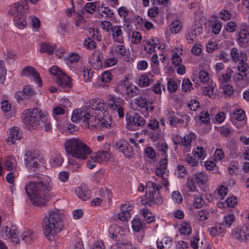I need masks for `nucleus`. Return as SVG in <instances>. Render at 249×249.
Returning a JSON list of instances; mask_svg holds the SVG:
<instances>
[{"mask_svg": "<svg viewBox=\"0 0 249 249\" xmlns=\"http://www.w3.org/2000/svg\"><path fill=\"white\" fill-rule=\"evenodd\" d=\"M34 180L28 181L24 187L28 197L36 206L43 207L51 199L49 192L52 189L51 178L47 176L37 173L28 176Z\"/></svg>", "mask_w": 249, "mask_h": 249, "instance_id": "obj_1", "label": "nucleus"}, {"mask_svg": "<svg viewBox=\"0 0 249 249\" xmlns=\"http://www.w3.org/2000/svg\"><path fill=\"white\" fill-rule=\"evenodd\" d=\"M63 215L57 209L52 210L45 214L42 222L44 233L50 241H53L58 237L63 227Z\"/></svg>", "mask_w": 249, "mask_h": 249, "instance_id": "obj_2", "label": "nucleus"}, {"mask_svg": "<svg viewBox=\"0 0 249 249\" xmlns=\"http://www.w3.org/2000/svg\"><path fill=\"white\" fill-rule=\"evenodd\" d=\"M64 146L68 154L77 159L85 160L91 152L89 147L79 139L67 140Z\"/></svg>", "mask_w": 249, "mask_h": 249, "instance_id": "obj_3", "label": "nucleus"}, {"mask_svg": "<svg viewBox=\"0 0 249 249\" xmlns=\"http://www.w3.org/2000/svg\"><path fill=\"white\" fill-rule=\"evenodd\" d=\"M22 118L24 124L29 128L35 129L45 121L46 117L40 109L32 108L25 110L22 114Z\"/></svg>", "mask_w": 249, "mask_h": 249, "instance_id": "obj_4", "label": "nucleus"}, {"mask_svg": "<svg viewBox=\"0 0 249 249\" xmlns=\"http://www.w3.org/2000/svg\"><path fill=\"white\" fill-rule=\"evenodd\" d=\"M145 196L146 200L142 199V203L153 207L155 204L160 205L163 201L162 198L159 194V191L161 188L160 185H157L152 181L146 183Z\"/></svg>", "mask_w": 249, "mask_h": 249, "instance_id": "obj_5", "label": "nucleus"}, {"mask_svg": "<svg viewBox=\"0 0 249 249\" xmlns=\"http://www.w3.org/2000/svg\"><path fill=\"white\" fill-rule=\"evenodd\" d=\"M208 179V176L205 172H197L187 178L185 185L188 191L194 192L197 190L196 185L198 186L204 185Z\"/></svg>", "mask_w": 249, "mask_h": 249, "instance_id": "obj_6", "label": "nucleus"}, {"mask_svg": "<svg viewBox=\"0 0 249 249\" xmlns=\"http://www.w3.org/2000/svg\"><path fill=\"white\" fill-rule=\"evenodd\" d=\"M39 152L37 150H27L24 155L25 166L31 171H36L39 167Z\"/></svg>", "mask_w": 249, "mask_h": 249, "instance_id": "obj_7", "label": "nucleus"}, {"mask_svg": "<svg viewBox=\"0 0 249 249\" xmlns=\"http://www.w3.org/2000/svg\"><path fill=\"white\" fill-rule=\"evenodd\" d=\"M106 105L104 101L100 98H95L87 102L85 105V107L91 111V113L99 115L100 112H107Z\"/></svg>", "mask_w": 249, "mask_h": 249, "instance_id": "obj_8", "label": "nucleus"}, {"mask_svg": "<svg viewBox=\"0 0 249 249\" xmlns=\"http://www.w3.org/2000/svg\"><path fill=\"white\" fill-rule=\"evenodd\" d=\"M18 231L15 226H12L10 228L5 227L1 231V236L4 239H9L14 244H18L19 239L18 238Z\"/></svg>", "mask_w": 249, "mask_h": 249, "instance_id": "obj_9", "label": "nucleus"}, {"mask_svg": "<svg viewBox=\"0 0 249 249\" xmlns=\"http://www.w3.org/2000/svg\"><path fill=\"white\" fill-rule=\"evenodd\" d=\"M90 113L91 111L86 107L85 109H76L72 113L71 120L73 122L86 123L88 117L90 116Z\"/></svg>", "mask_w": 249, "mask_h": 249, "instance_id": "obj_10", "label": "nucleus"}, {"mask_svg": "<svg viewBox=\"0 0 249 249\" xmlns=\"http://www.w3.org/2000/svg\"><path fill=\"white\" fill-rule=\"evenodd\" d=\"M124 81L123 83H120L118 86L119 90L122 94H125L129 97L136 96L139 93V90L137 87L133 85H127Z\"/></svg>", "mask_w": 249, "mask_h": 249, "instance_id": "obj_11", "label": "nucleus"}, {"mask_svg": "<svg viewBox=\"0 0 249 249\" xmlns=\"http://www.w3.org/2000/svg\"><path fill=\"white\" fill-rule=\"evenodd\" d=\"M125 234L126 231L118 225L114 224L109 228V236L115 241H121L123 236L125 235Z\"/></svg>", "mask_w": 249, "mask_h": 249, "instance_id": "obj_12", "label": "nucleus"}, {"mask_svg": "<svg viewBox=\"0 0 249 249\" xmlns=\"http://www.w3.org/2000/svg\"><path fill=\"white\" fill-rule=\"evenodd\" d=\"M115 147L119 152L123 153L126 158H132L135 155L132 146L127 142H117L115 144Z\"/></svg>", "mask_w": 249, "mask_h": 249, "instance_id": "obj_13", "label": "nucleus"}, {"mask_svg": "<svg viewBox=\"0 0 249 249\" xmlns=\"http://www.w3.org/2000/svg\"><path fill=\"white\" fill-rule=\"evenodd\" d=\"M126 119L129 122V125L136 127H142L145 124V120L143 117L137 113L129 115L126 114Z\"/></svg>", "mask_w": 249, "mask_h": 249, "instance_id": "obj_14", "label": "nucleus"}, {"mask_svg": "<svg viewBox=\"0 0 249 249\" xmlns=\"http://www.w3.org/2000/svg\"><path fill=\"white\" fill-rule=\"evenodd\" d=\"M28 8L26 3L24 1L15 3L10 9V13L14 17L22 16L23 14Z\"/></svg>", "mask_w": 249, "mask_h": 249, "instance_id": "obj_15", "label": "nucleus"}, {"mask_svg": "<svg viewBox=\"0 0 249 249\" xmlns=\"http://www.w3.org/2000/svg\"><path fill=\"white\" fill-rule=\"evenodd\" d=\"M103 54L99 51H95L92 53L89 58V63L95 70H100L102 67V61L101 58Z\"/></svg>", "mask_w": 249, "mask_h": 249, "instance_id": "obj_16", "label": "nucleus"}, {"mask_svg": "<svg viewBox=\"0 0 249 249\" xmlns=\"http://www.w3.org/2000/svg\"><path fill=\"white\" fill-rule=\"evenodd\" d=\"M8 135L9 136L6 141L11 145L16 144L17 142L19 141L22 137V132L16 127L10 129Z\"/></svg>", "mask_w": 249, "mask_h": 249, "instance_id": "obj_17", "label": "nucleus"}, {"mask_svg": "<svg viewBox=\"0 0 249 249\" xmlns=\"http://www.w3.org/2000/svg\"><path fill=\"white\" fill-rule=\"evenodd\" d=\"M231 235L233 238L242 241L249 240V231H245L241 227L234 229L231 232Z\"/></svg>", "mask_w": 249, "mask_h": 249, "instance_id": "obj_18", "label": "nucleus"}, {"mask_svg": "<svg viewBox=\"0 0 249 249\" xmlns=\"http://www.w3.org/2000/svg\"><path fill=\"white\" fill-rule=\"evenodd\" d=\"M75 194L82 200H86L91 197V193L85 185H81L75 189Z\"/></svg>", "mask_w": 249, "mask_h": 249, "instance_id": "obj_19", "label": "nucleus"}, {"mask_svg": "<svg viewBox=\"0 0 249 249\" xmlns=\"http://www.w3.org/2000/svg\"><path fill=\"white\" fill-rule=\"evenodd\" d=\"M145 46L144 50L148 53H152L155 52V49L157 47L159 50L160 49L159 45V41L158 38H151L145 41Z\"/></svg>", "mask_w": 249, "mask_h": 249, "instance_id": "obj_20", "label": "nucleus"}, {"mask_svg": "<svg viewBox=\"0 0 249 249\" xmlns=\"http://www.w3.org/2000/svg\"><path fill=\"white\" fill-rule=\"evenodd\" d=\"M230 55L232 60L234 62L246 61L247 56L243 52H239L236 48H232L230 51Z\"/></svg>", "mask_w": 249, "mask_h": 249, "instance_id": "obj_21", "label": "nucleus"}, {"mask_svg": "<svg viewBox=\"0 0 249 249\" xmlns=\"http://www.w3.org/2000/svg\"><path fill=\"white\" fill-rule=\"evenodd\" d=\"M134 104L138 107L142 108H145L146 111H152L154 107L152 106L149 107V104H151L145 98L139 96L134 99Z\"/></svg>", "mask_w": 249, "mask_h": 249, "instance_id": "obj_22", "label": "nucleus"}, {"mask_svg": "<svg viewBox=\"0 0 249 249\" xmlns=\"http://www.w3.org/2000/svg\"><path fill=\"white\" fill-rule=\"evenodd\" d=\"M204 242L206 243V240L204 238L200 239L199 235L196 234L191 238L190 245L193 249H205L206 247L203 245Z\"/></svg>", "mask_w": 249, "mask_h": 249, "instance_id": "obj_23", "label": "nucleus"}, {"mask_svg": "<svg viewBox=\"0 0 249 249\" xmlns=\"http://www.w3.org/2000/svg\"><path fill=\"white\" fill-rule=\"evenodd\" d=\"M56 82L60 87L65 89L66 91L70 89L72 85L71 78L64 73L57 79Z\"/></svg>", "mask_w": 249, "mask_h": 249, "instance_id": "obj_24", "label": "nucleus"}, {"mask_svg": "<svg viewBox=\"0 0 249 249\" xmlns=\"http://www.w3.org/2000/svg\"><path fill=\"white\" fill-rule=\"evenodd\" d=\"M111 31L112 33V38L114 42L121 44L124 42L121 26L117 25L113 26L111 28Z\"/></svg>", "mask_w": 249, "mask_h": 249, "instance_id": "obj_25", "label": "nucleus"}, {"mask_svg": "<svg viewBox=\"0 0 249 249\" xmlns=\"http://www.w3.org/2000/svg\"><path fill=\"white\" fill-rule=\"evenodd\" d=\"M123 99L117 97L109 96L107 98V106L111 110H116L117 108L124 104Z\"/></svg>", "mask_w": 249, "mask_h": 249, "instance_id": "obj_26", "label": "nucleus"}, {"mask_svg": "<svg viewBox=\"0 0 249 249\" xmlns=\"http://www.w3.org/2000/svg\"><path fill=\"white\" fill-rule=\"evenodd\" d=\"M91 159L95 160L98 162L107 161L109 159V154L107 151L101 150L92 154Z\"/></svg>", "mask_w": 249, "mask_h": 249, "instance_id": "obj_27", "label": "nucleus"}, {"mask_svg": "<svg viewBox=\"0 0 249 249\" xmlns=\"http://www.w3.org/2000/svg\"><path fill=\"white\" fill-rule=\"evenodd\" d=\"M99 18H106L113 19L115 18L113 10L108 7L102 6L99 8Z\"/></svg>", "mask_w": 249, "mask_h": 249, "instance_id": "obj_28", "label": "nucleus"}, {"mask_svg": "<svg viewBox=\"0 0 249 249\" xmlns=\"http://www.w3.org/2000/svg\"><path fill=\"white\" fill-rule=\"evenodd\" d=\"M232 78L234 82L246 85L249 82V73L238 72L233 74Z\"/></svg>", "mask_w": 249, "mask_h": 249, "instance_id": "obj_29", "label": "nucleus"}, {"mask_svg": "<svg viewBox=\"0 0 249 249\" xmlns=\"http://www.w3.org/2000/svg\"><path fill=\"white\" fill-rule=\"evenodd\" d=\"M22 92L27 102L33 101L35 99L36 92L29 85H25L23 87Z\"/></svg>", "mask_w": 249, "mask_h": 249, "instance_id": "obj_30", "label": "nucleus"}, {"mask_svg": "<svg viewBox=\"0 0 249 249\" xmlns=\"http://www.w3.org/2000/svg\"><path fill=\"white\" fill-rule=\"evenodd\" d=\"M99 115H94L93 113H90V116L88 117L87 121L86 122V125L88 127H98V124L100 122V119L98 117Z\"/></svg>", "mask_w": 249, "mask_h": 249, "instance_id": "obj_31", "label": "nucleus"}, {"mask_svg": "<svg viewBox=\"0 0 249 249\" xmlns=\"http://www.w3.org/2000/svg\"><path fill=\"white\" fill-rule=\"evenodd\" d=\"M196 138V137L195 133L190 132L183 138H181V142L183 146L186 148H190L191 146L192 141L195 140Z\"/></svg>", "mask_w": 249, "mask_h": 249, "instance_id": "obj_32", "label": "nucleus"}, {"mask_svg": "<svg viewBox=\"0 0 249 249\" xmlns=\"http://www.w3.org/2000/svg\"><path fill=\"white\" fill-rule=\"evenodd\" d=\"M36 238V234L30 230L24 231L21 235V240L27 244H31Z\"/></svg>", "mask_w": 249, "mask_h": 249, "instance_id": "obj_33", "label": "nucleus"}, {"mask_svg": "<svg viewBox=\"0 0 249 249\" xmlns=\"http://www.w3.org/2000/svg\"><path fill=\"white\" fill-rule=\"evenodd\" d=\"M132 228L136 232H139L141 230L143 229L144 227V223L138 218L135 217L131 222Z\"/></svg>", "mask_w": 249, "mask_h": 249, "instance_id": "obj_34", "label": "nucleus"}, {"mask_svg": "<svg viewBox=\"0 0 249 249\" xmlns=\"http://www.w3.org/2000/svg\"><path fill=\"white\" fill-rule=\"evenodd\" d=\"M56 46L52 45L49 43H42L40 44V52L41 53H47L48 54L51 55L53 53Z\"/></svg>", "mask_w": 249, "mask_h": 249, "instance_id": "obj_35", "label": "nucleus"}, {"mask_svg": "<svg viewBox=\"0 0 249 249\" xmlns=\"http://www.w3.org/2000/svg\"><path fill=\"white\" fill-rule=\"evenodd\" d=\"M249 40V34L246 30H243L239 33V43L241 45H244Z\"/></svg>", "mask_w": 249, "mask_h": 249, "instance_id": "obj_36", "label": "nucleus"}, {"mask_svg": "<svg viewBox=\"0 0 249 249\" xmlns=\"http://www.w3.org/2000/svg\"><path fill=\"white\" fill-rule=\"evenodd\" d=\"M139 82L141 87H146L152 83V81L148 76L143 74L139 77Z\"/></svg>", "mask_w": 249, "mask_h": 249, "instance_id": "obj_37", "label": "nucleus"}, {"mask_svg": "<svg viewBox=\"0 0 249 249\" xmlns=\"http://www.w3.org/2000/svg\"><path fill=\"white\" fill-rule=\"evenodd\" d=\"M5 169L12 171L16 169V161L13 157L8 158L4 163Z\"/></svg>", "mask_w": 249, "mask_h": 249, "instance_id": "obj_38", "label": "nucleus"}, {"mask_svg": "<svg viewBox=\"0 0 249 249\" xmlns=\"http://www.w3.org/2000/svg\"><path fill=\"white\" fill-rule=\"evenodd\" d=\"M192 231V228L190 224L186 222H183L179 229V232L181 234L189 235Z\"/></svg>", "mask_w": 249, "mask_h": 249, "instance_id": "obj_39", "label": "nucleus"}, {"mask_svg": "<svg viewBox=\"0 0 249 249\" xmlns=\"http://www.w3.org/2000/svg\"><path fill=\"white\" fill-rule=\"evenodd\" d=\"M202 24L198 21H196L192 27V34L195 36L199 35L202 32Z\"/></svg>", "mask_w": 249, "mask_h": 249, "instance_id": "obj_40", "label": "nucleus"}, {"mask_svg": "<svg viewBox=\"0 0 249 249\" xmlns=\"http://www.w3.org/2000/svg\"><path fill=\"white\" fill-rule=\"evenodd\" d=\"M246 61H243L239 62L237 66L238 72L244 73H249V64Z\"/></svg>", "mask_w": 249, "mask_h": 249, "instance_id": "obj_41", "label": "nucleus"}, {"mask_svg": "<svg viewBox=\"0 0 249 249\" xmlns=\"http://www.w3.org/2000/svg\"><path fill=\"white\" fill-rule=\"evenodd\" d=\"M15 25L19 29H22L27 25V22L23 16L14 17Z\"/></svg>", "mask_w": 249, "mask_h": 249, "instance_id": "obj_42", "label": "nucleus"}, {"mask_svg": "<svg viewBox=\"0 0 249 249\" xmlns=\"http://www.w3.org/2000/svg\"><path fill=\"white\" fill-rule=\"evenodd\" d=\"M142 215L145 220L148 224H150L154 222L155 220V218L152 215V213L148 209H145L142 210Z\"/></svg>", "mask_w": 249, "mask_h": 249, "instance_id": "obj_43", "label": "nucleus"}, {"mask_svg": "<svg viewBox=\"0 0 249 249\" xmlns=\"http://www.w3.org/2000/svg\"><path fill=\"white\" fill-rule=\"evenodd\" d=\"M170 27L171 32L175 34H177L178 33L181 29L182 24L179 20H176L172 22Z\"/></svg>", "mask_w": 249, "mask_h": 249, "instance_id": "obj_44", "label": "nucleus"}, {"mask_svg": "<svg viewBox=\"0 0 249 249\" xmlns=\"http://www.w3.org/2000/svg\"><path fill=\"white\" fill-rule=\"evenodd\" d=\"M162 89L165 90V86L162 84L160 81H158L152 87L153 91L156 94H161Z\"/></svg>", "mask_w": 249, "mask_h": 249, "instance_id": "obj_45", "label": "nucleus"}, {"mask_svg": "<svg viewBox=\"0 0 249 249\" xmlns=\"http://www.w3.org/2000/svg\"><path fill=\"white\" fill-rule=\"evenodd\" d=\"M232 72V70L228 69L225 74H223L219 77V80L222 83H228L231 80V74Z\"/></svg>", "mask_w": 249, "mask_h": 249, "instance_id": "obj_46", "label": "nucleus"}, {"mask_svg": "<svg viewBox=\"0 0 249 249\" xmlns=\"http://www.w3.org/2000/svg\"><path fill=\"white\" fill-rule=\"evenodd\" d=\"M7 70L3 61L0 60V83H3L5 79Z\"/></svg>", "mask_w": 249, "mask_h": 249, "instance_id": "obj_47", "label": "nucleus"}, {"mask_svg": "<svg viewBox=\"0 0 249 249\" xmlns=\"http://www.w3.org/2000/svg\"><path fill=\"white\" fill-rule=\"evenodd\" d=\"M96 6L94 2H88L83 8L85 12L92 14L96 10Z\"/></svg>", "mask_w": 249, "mask_h": 249, "instance_id": "obj_48", "label": "nucleus"}, {"mask_svg": "<svg viewBox=\"0 0 249 249\" xmlns=\"http://www.w3.org/2000/svg\"><path fill=\"white\" fill-rule=\"evenodd\" d=\"M142 39V36L140 33L134 31L132 33L131 43L135 44H139Z\"/></svg>", "mask_w": 249, "mask_h": 249, "instance_id": "obj_49", "label": "nucleus"}, {"mask_svg": "<svg viewBox=\"0 0 249 249\" xmlns=\"http://www.w3.org/2000/svg\"><path fill=\"white\" fill-rule=\"evenodd\" d=\"M175 173L178 178H183L187 174V172L184 166L179 165L176 168Z\"/></svg>", "mask_w": 249, "mask_h": 249, "instance_id": "obj_50", "label": "nucleus"}, {"mask_svg": "<svg viewBox=\"0 0 249 249\" xmlns=\"http://www.w3.org/2000/svg\"><path fill=\"white\" fill-rule=\"evenodd\" d=\"M234 221V215L233 214H230L224 217V221L222 222V225L226 227H230L232 223Z\"/></svg>", "mask_w": 249, "mask_h": 249, "instance_id": "obj_51", "label": "nucleus"}, {"mask_svg": "<svg viewBox=\"0 0 249 249\" xmlns=\"http://www.w3.org/2000/svg\"><path fill=\"white\" fill-rule=\"evenodd\" d=\"M115 53L120 56H125L126 55L127 51L125 46L123 45H117L115 48Z\"/></svg>", "mask_w": 249, "mask_h": 249, "instance_id": "obj_52", "label": "nucleus"}, {"mask_svg": "<svg viewBox=\"0 0 249 249\" xmlns=\"http://www.w3.org/2000/svg\"><path fill=\"white\" fill-rule=\"evenodd\" d=\"M192 89V84L189 79H184L182 83V90L184 92L190 91Z\"/></svg>", "mask_w": 249, "mask_h": 249, "instance_id": "obj_53", "label": "nucleus"}, {"mask_svg": "<svg viewBox=\"0 0 249 249\" xmlns=\"http://www.w3.org/2000/svg\"><path fill=\"white\" fill-rule=\"evenodd\" d=\"M90 69L88 67H84L83 70V76L85 82L90 81L92 76L93 71L90 72Z\"/></svg>", "mask_w": 249, "mask_h": 249, "instance_id": "obj_54", "label": "nucleus"}, {"mask_svg": "<svg viewBox=\"0 0 249 249\" xmlns=\"http://www.w3.org/2000/svg\"><path fill=\"white\" fill-rule=\"evenodd\" d=\"M167 120L170 125L172 127H177V122L175 121L176 116H175L174 112L173 111H169L167 114Z\"/></svg>", "mask_w": 249, "mask_h": 249, "instance_id": "obj_55", "label": "nucleus"}, {"mask_svg": "<svg viewBox=\"0 0 249 249\" xmlns=\"http://www.w3.org/2000/svg\"><path fill=\"white\" fill-rule=\"evenodd\" d=\"M178 89V85L177 83L170 79L167 83V89L170 92H175Z\"/></svg>", "mask_w": 249, "mask_h": 249, "instance_id": "obj_56", "label": "nucleus"}, {"mask_svg": "<svg viewBox=\"0 0 249 249\" xmlns=\"http://www.w3.org/2000/svg\"><path fill=\"white\" fill-rule=\"evenodd\" d=\"M35 70V69L31 66H27L25 67L21 72V76H26L29 77L32 75L33 72Z\"/></svg>", "mask_w": 249, "mask_h": 249, "instance_id": "obj_57", "label": "nucleus"}, {"mask_svg": "<svg viewBox=\"0 0 249 249\" xmlns=\"http://www.w3.org/2000/svg\"><path fill=\"white\" fill-rule=\"evenodd\" d=\"M49 72L51 74L56 76L57 78L64 73L57 66H53L49 69Z\"/></svg>", "mask_w": 249, "mask_h": 249, "instance_id": "obj_58", "label": "nucleus"}, {"mask_svg": "<svg viewBox=\"0 0 249 249\" xmlns=\"http://www.w3.org/2000/svg\"><path fill=\"white\" fill-rule=\"evenodd\" d=\"M120 209L121 212L125 213L124 215H126V216H131V214L130 213V211L132 209V207L131 206H129L128 204H122L120 206Z\"/></svg>", "mask_w": 249, "mask_h": 249, "instance_id": "obj_59", "label": "nucleus"}, {"mask_svg": "<svg viewBox=\"0 0 249 249\" xmlns=\"http://www.w3.org/2000/svg\"><path fill=\"white\" fill-rule=\"evenodd\" d=\"M222 24L221 22L215 21L212 26V30L214 34H218L221 31Z\"/></svg>", "mask_w": 249, "mask_h": 249, "instance_id": "obj_60", "label": "nucleus"}, {"mask_svg": "<svg viewBox=\"0 0 249 249\" xmlns=\"http://www.w3.org/2000/svg\"><path fill=\"white\" fill-rule=\"evenodd\" d=\"M145 156L150 159H153L155 157L156 152L155 150L152 147H147L144 150Z\"/></svg>", "mask_w": 249, "mask_h": 249, "instance_id": "obj_61", "label": "nucleus"}, {"mask_svg": "<svg viewBox=\"0 0 249 249\" xmlns=\"http://www.w3.org/2000/svg\"><path fill=\"white\" fill-rule=\"evenodd\" d=\"M209 215V213L207 210H202L198 213V218L200 221H204L208 218Z\"/></svg>", "mask_w": 249, "mask_h": 249, "instance_id": "obj_62", "label": "nucleus"}, {"mask_svg": "<svg viewBox=\"0 0 249 249\" xmlns=\"http://www.w3.org/2000/svg\"><path fill=\"white\" fill-rule=\"evenodd\" d=\"M199 78L201 82L205 83L209 80V74L208 72L202 70L199 72Z\"/></svg>", "mask_w": 249, "mask_h": 249, "instance_id": "obj_63", "label": "nucleus"}, {"mask_svg": "<svg viewBox=\"0 0 249 249\" xmlns=\"http://www.w3.org/2000/svg\"><path fill=\"white\" fill-rule=\"evenodd\" d=\"M195 155L199 159H203L206 156L203 148L202 147L198 146L195 151Z\"/></svg>", "mask_w": 249, "mask_h": 249, "instance_id": "obj_64", "label": "nucleus"}]
</instances>
